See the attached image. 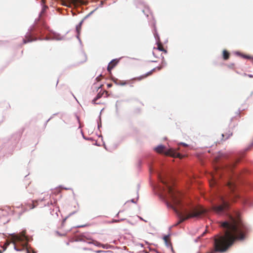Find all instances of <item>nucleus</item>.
Wrapping results in <instances>:
<instances>
[{"instance_id":"nucleus-25","label":"nucleus","mask_w":253,"mask_h":253,"mask_svg":"<svg viewBox=\"0 0 253 253\" xmlns=\"http://www.w3.org/2000/svg\"><path fill=\"white\" fill-rule=\"evenodd\" d=\"M104 251H96V253H101V252H103Z\"/></svg>"},{"instance_id":"nucleus-17","label":"nucleus","mask_w":253,"mask_h":253,"mask_svg":"<svg viewBox=\"0 0 253 253\" xmlns=\"http://www.w3.org/2000/svg\"><path fill=\"white\" fill-rule=\"evenodd\" d=\"M93 243L94 245L98 246V247H102L103 248H105V246L104 245H102L101 243L96 241H93L92 242H89V243Z\"/></svg>"},{"instance_id":"nucleus-27","label":"nucleus","mask_w":253,"mask_h":253,"mask_svg":"<svg viewBox=\"0 0 253 253\" xmlns=\"http://www.w3.org/2000/svg\"><path fill=\"white\" fill-rule=\"evenodd\" d=\"M182 144H183L184 146H187V144H184V143H182Z\"/></svg>"},{"instance_id":"nucleus-20","label":"nucleus","mask_w":253,"mask_h":253,"mask_svg":"<svg viewBox=\"0 0 253 253\" xmlns=\"http://www.w3.org/2000/svg\"><path fill=\"white\" fill-rule=\"evenodd\" d=\"M169 235H166L164 237V240L166 243H168L169 241Z\"/></svg>"},{"instance_id":"nucleus-13","label":"nucleus","mask_w":253,"mask_h":253,"mask_svg":"<svg viewBox=\"0 0 253 253\" xmlns=\"http://www.w3.org/2000/svg\"><path fill=\"white\" fill-rule=\"evenodd\" d=\"M227 186H228V187L229 188V189H230V190L232 192L234 191V190L236 187L235 183L232 180H230V181H229L227 182Z\"/></svg>"},{"instance_id":"nucleus-29","label":"nucleus","mask_w":253,"mask_h":253,"mask_svg":"<svg viewBox=\"0 0 253 253\" xmlns=\"http://www.w3.org/2000/svg\"><path fill=\"white\" fill-rule=\"evenodd\" d=\"M251 60H252V63H253V58H252Z\"/></svg>"},{"instance_id":"nucleus-11","label":"nucleus","mask_w":253,"mask_h":253,"mask_svg":"<svg viewBox=\"0 0 253 253\" xmlns=\"http://www.w3.org/2000/svg\"><path fill=\"white\" fill-rule=\"evenodd\" d=\"M104 92V91L102 93L99 92L97 95H96V96L92 100V103L94 104H102V102H97V100L99 98H100L103 94V93ZM105 92H106V93H107V91H105Z\"/></svg>"},{"instance_id":"nucleus-30","label":"nucleus","mask_w":253,"mask_h":253,"mask_svg":"<svg viewBox=\"0 0 253 253\" xmlns=\"http://www.w3.org/2000/svg\"><path fill=\"white\" fill-rule=\"evenodd\" d=\"M2 253V251H0V253Z\"/></svg>"},{"instance_id":"nucleus-9","label":"nucleus","mask_w":253,"mask_h":253,"mask_svg":"<svg viewBox=\"0 0 253 253\" xmlns=\"http://www.w3.org/2000/svg\"><path fill=\"white\" fill-rule=\"evenodd\" d=\"M154 35H155V38H157V40H158L157 49H158V50H159L160 51H164L165 53H167V50L166 49H165V48H164V47L163 46V44L159 41H160V39H159V37L158 34L156 33V30H155V33H154Z\"/></svg>"},{"instance_id":"nucleus-10","label":"nucleus","mask_w":253,"mask_h":253,"mask_svg":"<svg viewBox=\"0 0 253 253\" xmlns=\"http://www.w3.org/2000/svg\"><path fill=\"white\" fill-rule=\"evenodd\" d=\"M119 62V60L115 59L112 60L109 64L108 67H107V70L108 72L111 73V70L118 64Z\"/></svg>"},{"instance_id":"nucleus-2","label":"nucleus","mask_w":253,"mask_h":253,"mask_svg":"<svg viewBox=\"0 0 253 253\" xmlns=\"http://www.w3.org/2000/svg\"><path fill=\"white\" fill-rule=\"evenodd\" d=\"M160 180L165 186L163 190L168 194V206L172 208L179 217L177 224L191 218H199L207 212V210L201 206L186 207L181 202V194L172 188L170 178L161 176Z\"/></svg>"},{"instance_id":"nucleus-6","label":"nucleus","mask_w":253,"mask_h":253,"mask_svg":"<svg viewBox=\"0 0 253 253\" xmlns=\"http://www.w3.org/2000/svg\"><path fill=\"white\" fill-rule=\"evenodd\" d=\"M36 32L37 27L36 26H34L33 27L31 28L29 32L26 33L25 38L23 39V43L26 44L28 42L38 40V39L37 37H36ZM39 40H42V39L39 38Z\"/></svg>"},{"instance_id":"nucleus-12","label":"nucleus","mask_w":253,"mask_h":253,"mask_svg":"<svg viewBox=\"0 0 253 253\" xmlns=\"http://www.w3.org/2000/svg\"><path fill=\"white\" fill-rule=\"evenodd\" d=\"M9 211L10 210L9 209H3V210H0V218H2L3 217H6L8 216L9 214Z\"/></svg>"},{"instance_id":"nucleus-1","label":"nucleus","mask_w":253,"mask_h":253,"mask_svg":"<svg viewBox=\"0 0 253 253\" xmlns=\"http://www.w3.org/2000/svg\"><path fill=\"white\" fill-rule=\"evenodd\" d=\"M223 235H216L214 237L213 249L207 253L226 252L236 241H243L249 231V228L242 220L238 211H234L228 218L220 222Z\"/></svg>"},{"instance_id":"nucleus-15","label":"nucleus","mask_w":253,"mask_h":253,"mask_svg":"<svg viewBox=\"0 0 253 253\" xmlns=\"http://www.w3.org/2000/svg\"><path fill=\"white\" fill-rule=\"evenodd\" d=\"M223 58L225 60H227L229 58L230 53L226 50H223L222 52Z\"/></svg>"},{"instance_id":"nucleus-23","label":"nucleus","mask_w":253,"mask_h":253,"mask_svg":"<svg viewBox=\"0 0 253 253\" xmlns=\"http://www.w3.org/2000/svg\"><path fill=\"white\" fill-rule=\"evenodd\" d=\"M244 57L245 58H248V59H252V58L248 55H244Z\"/></svg>"},{"instance_id":"nucleus-7","label":"nucleus","mask_w":253,"mask_h":253,"mask_svg":"<svg viewBox=\"0 0 253 253\" xmlns=\"http://www.w3.org/2000/svg\"><path fill=\"white\" fill-rule=\"evenodd\" d=\"M219 168H215V173L211 174V176L212 179L211 181H210V186H214L217 183V178L221 176V174L219 172Z\"/></svg>"},{"instance_id":"nucleus-3","label":"nucleus","mask_w":253,"mask_h":253,"mask_svg":"<svg viewBox=\"0 0 253 253\" xmlns=\"http://www.w3.org/2000/svg\"><path fill=\"white\" fill-rule=\"evenodd\" d=\"M11 239L14 245V249L17 251L26 250L27 253H35L30 248L28 247V238L26 231H22L19 234L11 235Z\"/></svg>"},{"instance_id":"nucleus-16","label":"nucleus","mask_w":253,"mask_h":253,"mask_svg":"<svg viewBox=\"0 0 253 253\" xmlns=\"http://www.w3.org/2000/svg\"><path fill=\"white\" fill-rule=\"evenodd\" d=\"M71 0L72 2L74 5H77V4H82L84 3L83 1L82 0Z\"/></svg>"},{"instance_id":"nucleus-14","label":"nucleus","mask_w":253,"mask_h":253,"mask_svg":"<svg viewBox=\"0 0 253 253\" xmlns=\"http://www.w3.org/2000/svg\"><path fill=\"white\" fill-rule=\"evenodd\" d=\"M43 200H41L40 201L39 200H36V201H33L32 202V203L29 204V207L30 209H33L37 207L38 205V202L40 201L41 202H42Z\"/></svg>"},{"instance_id":"nucleus-21","label":"nucleus","mask_w":253,"mask_h":253,"mask_svg":"<svg viewBox=\"0 0 253 253\" xmlns=\"http://www.w3.org/2000/svg\"><path fill=\"white\" fill-rule=\"evenodd\" d=\"M234 191L233 192V195H232V197H231V199H233V198H238V195L237 194V193H234Z\"/></svg>"},{"instance_id":"nucleus-22","label":"nucleus","mask_w":253,"mask_h":253,"mask_svg":"<svg viewBox=\"0 0 253 253\" xmlns=\"http://www.w3.org/2000/svg\"><path fill=\"white\" fill-rule=\"evenodd\" d=\"M127 83H128V82L122 81V82H121L120 84L121 85H125V84H127Z\"/></svg>"},{"instance_id":"nucleus-18","label":"nucleus","mask_w":253,"mask_h":253,"mask_svg":"<svg viewBox=\"0 0 253 253\" xmlns=\"http://www.w3.org/2000/svg\"><path fill=\"white\" fill-rule=\"evenodd\" d=\"M232 134V133H230L229 134L223 133V134H222V136L223 137V139L225 140V139H228L230 137V136H231Z\"/></svg>"},{"instance_id":"nucleus-19","label":"nucleus","mask_w":253,"mask_h":253,"mask_svg":"<svg viewBox=\"0 0 253 253\" xmlns=\"http://www.w3.org/2000/svg\"><path fill=\"white\" fill-rule=\"evenodd\" d=\"M9 244H10V243H9V242H8V241H7V242L4 244V245H3V251H5V250L6 249V248H7V246H9Z\"/></svg>"},{"instance_id":"nucleus-8","label":"nucleus","mask_w":253,"mask_h":253,"mask_svg":"<svg viewBox=\"0 0 253 253\" xmlns=\"http://www.w3.org/2000/svg\"><path fill=\"white\" fill-rule=\"evenodd\" d=\"M155 70H156V68H154V69H152V70H151L150 71L147 73L146 74H145L143 75H141L139 77L133 78L132 80V81L134 80V81H140L146 78L147 77L153 74V73L155 71Z\"/></svg>"},{"instance_id":"nucleus-5","label":"nucleus","mask_w":253,"mask_h":253,"mask_svg":"<svg viewBox=\"0 0 253 253\" xmlns=\"http://www.w3.org/2000/svg\"><path fill=\"white\" fill-rule=\"evenodd\" d=\"M155 150L158 153H164L166 156L181 158V155L175 150L170 148L168 150H166V147L162 145L158 146L155 148Z\"/></svg>"},{"instance_id":"nucleus-4","label":"nucleus","mask_w":253,"mask_h":253,"mask_svg":"<svg viewBox=\"0 0 253 253\" xmlns=\"http://www.w3.org/2000/svg\"><path fill=\"white\" fill-rule=\"evenodd\" d=\"M227 201L222 196H218L212 207V211L217 214L224 213L228 209Z\"/></svg>"},{"instance_id":"nucleus-28","label":"nucleus","mask_w":253,"mask_h":253,"mask_svg":"<svg viewBox=\"0 0 253 253\" xmlns=\"http://www.w3.org/2000/svg\"><path fill=\"white\" fill-rule=\"evenodd\" d=\"M157 68H158V70H160L161 69V68H160V67H157Z\"/></svg>"},{"instance_id":"nucleus-26","label":"nucleus","mask_w":253,"mask_h":253,"mask_svg":"<svg viewBox=\"0 0 253 253\" xmlns=\"http://www.w3.org/2000/svg\"><path fill=\"white\" fill-rule=\"evenodd\" d=\"M108 87H111L112 86L111 84H108Z\"/></svg>"},{"instance_id":"nucleus-24","label":"nucleus","mask_w":253,"mask_h":253,"mask_svg":"<svg viewBox=\"0 0 253 253\" xmlns=\"http://www.w3.org/2000/svg\"><path fill=\"white\" fill-rule=\"evenodd\" d=\"M234 64H230V65H229V67L230 68H233V67H234Z\"/></svg>"}]
</instances>
